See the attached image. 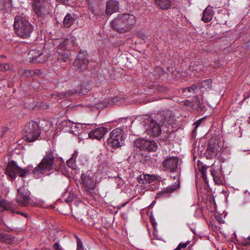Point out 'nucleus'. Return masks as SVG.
<instances>
[{
	"mask_svg": "<svg viewBox=\"0 0 250 250\" xmlns=\"http://www.w3.org/2000/svg\"><path fill=\"white\" fill-rule=\"evenodd\" d=\"M171 113L169 111H163L158 113L156 116V122L160 125H170L172 122L170 117Z\"/></svg>",
	"mask_w": 250,
	"mask_h": 250,
	"instance_id": "12",
	"label": "nucleus"
},
{
	"mask_svg": "<svg viewBox=\"0 0 250 250\" xmlns=\"http://www.w3.org/2000/svg\"><path fill=\"white\" fill-rule=\"evenodd\" d=\"M202 122V119L199 120L197 121L194 124L195 125V129L197 128V127Z\"/></svg>",
	"mask_w": 250,
	"mask_h": 250,
	"instance_id": "44",
	"label": "nucleus"
},
{
	"mask_svg": "<svg viewBox=\"0 0 250 250\" xmlns=\"http://www.w3.org/2000/svg\"><path fill=\"white\" fill-rule=\"evenodd\" d=\"M146 132L151 136H158L161 133L160 125L156 121L151 120L146 128Z\"/></svg>",
	"mask_w": 250,
	"mask_h": 250,
	"instance_id": "13",
	"label": "nucleus"
},
{
	"mask_svg": "<svg viewBox=\"0 0 250 250\" xmlns=\"http://www.w3.org/2000/svg\"><path fill=\"white\" fill-rule=\"evenodd\" d=\"M21 214L26 217H27L28 216V215L26 213H21Z\"/></svg>",
	"mask_w": 250,
	"mask_h": 250,
	"instance_id": "51",
	"label": "nucleus"
},
{
	"mask_svg": "<svg viewBox=\"0 0 250 250\" xmlns=\"http://www.w3.org/2000/svg\"><path fill=\"white\" fill-rule=\"evenodd\" d=\"M64 166V163L62 159L57 156L54 150H49L46 154L39 164L38 166L34 169L33 167L28 166L27 167L22 169L19 167L13 161L9 163L5 169V174L11 179L15 180L18 174L21 177H25L30 173L31 170L36 178L41 177L42 174H45L52 170L58 171L59 169Z\"/></svg>",
	"mask_w": 250,
	"mask_h": 250,
	"instance_id": "1",
	"label": "nucleus"
},
{
	"mask_svg": "<svg viewBox=\"0 0 250 250\" xmlns=\"http://www.w3.org/2000/svg\"><path fill=\"white\" fill-rule=\"evenodd\" d=\"M4 233H0V242H2L3 239H4Z\"/></svg>",
	"mask_w": 250,
	"mask_h": 250,
	"instance_id": "46",
	"label": "nucleus"
},
{
	"mask_svg": "<svg viewBox=\"0 0 250 250\" xmlns=\"http://www.w3.org/2000/svg\"><path fill=\"white\" fill-rule=\"evenodd\" d=\"M206 172V168L205 167H202V168L200 169V172L201 173L202 177L205 180H206V179H207Z\"/></svg>",
	"mask_w": 250,
	"mask_h": 250,
	"instance_id": "38",
	"label": "nucleus"
},
{
	"mask_svg": "<svg viewBox=\"0 0 250 250\" xmlns=\"http://www.w3.org/2000/svg\"><path fill=\"white\" fill-rule=\"evenodd\" d=\"M75 163V161H73V160L69 159L67 161L66 165L72 169H75L76 166Z\"/></svg>",
	"mask_w": 250,
	"mask_h": 250,
	"instance_id": "35",
	"label": "nucleus"
},
{
	"mask_svg": "<svg viewBox=\"0 0 250 250\" xmlns=\"http://www.w3.org/2000/svg\"><path fill=\"white\" fill-rule=\"evenodd\" d=\"M29 196L30 192L27 189H25L24 188H21L18 189L16 201L21 206H27L30 201Z\"/></svg>",
	"mask_w": 250,
	"mask_h": 250,
	"instance_id": "10",
	"label": "nucleus"
},
{
	"mask_svg": "<svg viewBox=\"0 0 250 250\" xmlns=\"http://www.w3.org/2000/svg\"><path fill=\"white\" fill-rule=\"evenodd\" d=\"M75 19L70 14L67 13L63 21V25L65 28H69L74 23Z\"/></svg>",
	"mask_w": 250,
	"mask_h": 250,
	"instance_id": "22",
	"label": "nucleus"
},
{
	"mask_svg": "<svg viewBox=\"0 0 250 250\" xmlns=\"http://www.w3.org/2000/svg\"><path fill=\"white\" fill-rule=\"evenodd\" d=\"M3 238L2 242L7 244H12L15 240V238L13 236L6 233H4Z\"/></svg>",
	"mask_w": 250,
	"mask_h": 250,
	"instance_id": "29",
	"label": "nucleus"
},
{
	"mask_svg": "<svg viewBox=\"0 0 250 250\" xmlns=\"http://www.w3.org/2000/svg\"><path fill=\"white\" fill-rule=\"evenodd\" d=\"M32 0L34 11L39 17L43 18L51 11V5L47 0Z\"/></svg>",
	"mask_w": 250,
	"mask_h": 250,
	"instance_id": "6",
	"label": "nucleus"
},
{
	"mask_svg": "<svg viewBox=\"0 0 250 250\" xmlns=\"http://www.w3.org/2000/svg\"><path fill=\"white\" fill-rule=\"evenodd\" d=\"M14 28L18 36L22 39H27L30 37L34 27L25 17L18 15L15 17Z\"/></svg>",
	"mask_w": 250,
	"mask_h": 250,
	"instance_id": "3",
	"label": "nucleus"
},
{
	"mask_svg": "<svg viewBox=\"0 0 250 250\" xmlns=\"http://www.w3.org/2000/svg\"><path fill=\"white\" fill-rule=\"evenodd\" d=\"M126 203L127 202L122 205V206L120 207H118V209H120L122 207L125 206L126 204Z\"/></svg>",
	"mask_w": 250,
	"mask_h": 250,
	"instance_id": "50",
	"label": "nucleus"
},
{
	"mask_svg": "<svg viewBox=\"0 0 250 250\" xmlns=\"http://www.w3.org/2000/svg\"><path fill=\"white\" fill-rule=\"evenodd\" d=\"M156 6L163 10H167L170 8L172 0H154Z\"/></svg>",
	"mask_w": 250,
	"mask_h": 250,
	"instance_id": "20",
	"label": "nucleus"
},
{
	"mask_svg": "<svg viewBox=\"0 0 250 250\" xmlns=\"http://www.w3.org/2000/svg\"><path fill=\"white\" fill-rule=\"evenodd\" d=\"M63 123H65V125L66 126H70V128H72L73 127H76V124H75V123H71L70 121H66L65 122H64Z\"/></svg>",
	"mask_w": 250,
	"mask_h": 250,
	"instance_id": "40",
	"label": "nucleus"
},
{
	"mask_svg": "<svg viewBox=\"0 0 250 250\" xmlns=\"http://www.w3.org/2000/svg\"><path fill=\"white\" fill-rule=\"evenodd\" d=\"M190 242V241H188L185 243H180L178 247L175 249V250H181L182 248H186L187 245L189 244Z\"/></svg>",
	"mask_w": 250,
	"mask_h": 250,
	"instance_id": "36",
	"label": "nucleus"
},
{
	"mask_svg": "<svg viewBox=\"0 0 250 250\" xmlns=\"http://www.w3.org/2000/svg\"><path fill=\"white\" fill-rule=\"evenodd\" d=\"M135 17L129 13L119 14L111 22L112 28L116 31L124 33L129 32L135 25Z\"/></svg>",
	"mask_w": 250,
	"mask_h": 250,
	"instance_id": "2",
	"label": "nucleus"
},
{
	"mask_svg": "<svg viewBox=\"0 0 250 250\" xmlns=\"http://www.w3.org/2000/svg\"><path fill=\"white\" fill-rule=\"evenodd\" d=\"M86 93V92H83V90H82V93L83 94H85Z\"/></svg>",
	"mask_w": 250,
	"mask_h": 250,
	"instance_id": "53",
	"label": "nucleus"
},
{
	"mask_svg": "<svg viewBox=\"0 0 250 250\" xmlns=\"http://www.w3.org/2000/svg\"><path fill=\"white\" fill-rule=\"evenodd\" d=\"M161 178L158 175L146 174V184H150L155 181H159Z\"/></svg>",
	"mask_w": 250,
	"mask_h": 250,
	"instance_id": "26",
	"label": "nucleus"
},
{
	"mask_svg": "<svg viewBox=\"0 0 250 250\" xmlns=\"http://www.w3.org/2000/svg\"><path fill=\"white\" fill-rule=\"evenodd\" d=\"M180 187V182L176 185H172L169 186L166 188H164L162 190L159 191L157 194V197H166L169 196V194L173 192L175 190L178 189Z\"/></svg>",
	"mask_w": 250,
	"mask_h": 250,
	"instance_id": "17",
	"label": "nucleus"
},
{
	"mask_svg": "<svg viewBox=\"0 0 250 250\" xmlns=\"http://www.w3.org/2000/svg\"><path fill=\"white\" fill-rule=\"evenodd\" d=\"M29 61L32 63H41L44 61L45 58L42 51L37 50H31L29 52Z\"/></svg>",
	"mask_w": 250,
	"mask_h": 250,
	"instance_id": "14",
	"label": "nucleus"
},
{
	"mask_svg": "<svg viewBox=\"0 0 250 250\" xmlns=\"http://www.w3.org/2000/svg\"><path fill=\"white\" fill-rule=\"evenodd\" d=\"M10 69V66L9 63H3L0 64V71L4 72L8 71Z\"/></svg>",
	"mask_w": 250,
	"mask_h": 250,
	"instance_id": "33",
	"label": "nucleus"
},
{
	"mask_svg": "<svg viewBox=\"0 0 250 250\" xmlns=\"http://www.w3.org/2000/svg\"><path fill=\"white\" fill-rule=\"evenodd\" d=\"M249 120H250V117Z\"/></svg>",
	"mask_w": 250,
	"mask_h": 250,
	"instance_id": "54",
	"label": "nucleus"
},
{
	"mask_svg": "<svg viewBox=\"0 0 250 250\" xmlns=\"http://www.w3.org/2000/svg\"><path fill=\"white\" fill-rule=\"evenodd\" d=\"M88 9L89 10L90 16H91V15H93V18L94 17V16L96 15V13L95 12V10H94V7L90 3H88Z\"/></svg>",
	"mask_w": 250,
	"mask_h": 250,
	"instance_id": "37",
	"label": "nucleus"
},
{
	"mask_svg": "<svg viewBox=\"0 0 250 250\" xmlns=\"http://www.w3.org/2000/svg\"><path fill=\"white\" fill-rule=\"evenodd\" d=\"M210 172L215 183L221 185L222 181L220 177L218 176V172L215 169L210 170Z\"/></svg>",
	"mask_w": 250,
	"mask_h": 250,
	"instance_id": "25",
	"label": "nucleus"
},
{
	"mask_svg": "<svg viewBox=\"0 0 250 250\" xmlns=\"http://www.w3.org/2000/svg\"><path fill=\"white\" fill-rule=\"evenodd\" d=\"M218 148L219 146L216 144L210 141L204 154L205 157L208 159H212L215 158L217 156Z\"/></svg>",
	"mask_w": 250,
	"mask_h": 250,
	"instance_id": "15",
	"label": "nucleus"
},
{
	"mask_svg": "<svg viewBox=\"0 0 250 250\" xmlns=\"http://www.w3.org/2000/svg\"><path fill=\"white\" fill-rule=\"evenodd\" d=\"M59 3H61L62 4H65L67 3L68 1V0H56Z\"/></svg>",
	"mask_w": 250,
	"mask_h": 250,
	"instance_id": "45",
	"label": "nucleus"
},
{
	"mask_svg": "<svg viewBox=\"0 0 250 250\" xmlns=\"http://www.w3.org/2000/svg\"><path fill=\"white\" fill-rule=\"evenodd\" d=\"M156 90L160 92H167L168 91V89L161 85H157L155 87Z\"/></svg>",
	"mask_w": 250,
	"mask_h": 250,
	"instance_id": "34",
	"label": "nucleus"
},
{
	"mask_svg": "<svg viewBox=\"0 0 250 250\" xmlns=\"http://www.w3.org/2000/svg\"><path fill=\"white\" fill-rule=\"evenodd\" d=\"M194 102L197 103V104L198 106H199V105L200 104V101H199V98L198 96H196L194 98Z\"/></svg>",
	"mask_w": 250,
	"mask_h": 250,
	"instance_id": "43",
	"label": "nucleus"
},
{
	"mask_svg": "<svg viewBox=\"0 0 250 250\" xmlns=\"http://www.w3.org/2000/svg\"><path fill=\"white\" fill-rule=\"evenodd\" d=\"M77 93V91L76 90H71V91H66L64 93H58V95H57V94H55L56 96L59 97L60 99H62L64 97H67L68 96H72L75 94H76Z\"/></svg>",
	"mask_w": 250,
	"mask_h": 250,
	"instance_id": "27",
	"label": "nucleus"
},
{
	"mask_svg": "<svg viewBox=\"0 0 250 250\" xmlns=\"http://www.w3.org/2000/svg\"><path fill=\"white\" fill-rule=\"evenodd\" d=\"M77 156H78V152L77 151H75L72 154V157L70 159H71L72 160H73V161H75L76 162V158H77Z\"/></svg>",
	"mask_w": 250,
	"mask_h": 250,
	"instance_id": "42",
	"label": "nucleus"
},
{
	"mask_svg": "<svg viewBox=\"0 0 250 250\" xmlns=\"http://www.w3.org/2000/svg\"><path fill=\"white\" fill-rule=\"evenodd\" d=\"M107 130L108 129L106 127H99L90 131L88 136L90 138L100 140L104 136Z\"/></svg>",
	"mask_w": 250,
	"mask_h": 250,
	"instance_id": "16",
	"label": "nucleus"
},
{
	"mask_svg": "<svg viewBox=\"0 0 250 250\" xmlns=\"http://www.w3.org/2000/svg\"><path fill=\"white\" fill-rule=\"evenodd\" d=\"M197 83L199 89H202V88L209 89H211L212 87V80L210 79L204 80L201 82Z\"/></svg>",
	"mask_w": 250,
	"mask_h": 250,
	"instance_id": "23",
	"label": "nucleus"
},
{
	"mask_svg": "<svg viewBox=\"0 0 250 250\" xmlns=\"http://www.w3.org/2000/svg\"><path fill=\"white\" fill-rule=\"evenodd\" d=\"M109 104V103L108 102V100H106L105 101L100 103L99 104H97V106H98L99 107L103 108L106 107Z\"/></svg>",
	"mask_w": 250,
	"mask_h": 250,
	"instance_id": "39",
	"label": "nucleus"
},
{
	"mask_svg": "<svg viewBox=\"0 0 250 250\" xmlns=\"http://www.w3.org/2000/svg\"><path fill=\"white\" fill-rule=\"evenodd\" d=\"M69 42V40L67 39L59 41L58 40L55 41L54 44L57 46V51L65 52L67 45Z\"/></svg>",
	"mask_w": 250,
	"mask_h": 250,
	"instance_id": "21",
	"label": "nucleus"
},
{
	"mask_svg": "<svg viewBox=\"0 0 250 250\" xmlns=\"http://www.w3.org/2000/svg\"><path fill=\"white\" fill-rule=\"evenodd\" d=\"M26 140L28 142H33L37 140L41 134V129L38 122L31 121L24 127Z\"/></svg>",
	"mask_w": 250,
	"mask_h": 250,
	"instance_id": "5",
	"label": "nucleus"
},
{
	"mask_svg": "<svg viewBox=\"0 0 250 250\" xmlns=\"http://www.w3.org/2000/svg\"><path fill=\"white\" fill-rule=\"evenodd\" d=\"M41 250H51L49 248H42L41 249Z\"/></svg>",
	"mask_w": 250,
	"mask_h": 250,
	"instance_id": "52",
	"label": "nucleus"
},
{
	"mask_svg": "<svg viewBox=\"0 0 250 250\" xmlns=\"http://www.w3.org/2000/svg\"><path fill=\"white\" fill-rule=\"evenodd\" d=\"M214 11L212 10V7L210 6H208L205 8L203 12L202 20L205 22H208L211 20Z\"/></svg>",
	"mask_w": 250,
	"mask_h": 250,
	"instance_id": "19",
	"label": "nucleus"
},
{
	"mask_svg": "<svg viewBox=\"0 0 250 250\" xmlns=\"http://www.w3.org/2000/svg\"><path fill=\"white\" fill-rule=\"evenodd\" d=\"M77 250H83V247L79 244H78V248Z\"/></svg>",
	"mask_w": 250,
	"mask_h": 250,
	"instance_id": "49",
	"label": "nucleus"
},
{
	"mask_svg": "<svg viewBox=\"0 0 250 250\" xmlns=\"http://www.w3.org/2000/svg\"><path fill=\"white\" fill-rule=\"evenodd\" d=\"M156 232H157L156 230H154V232H153V236H154V238H155L156 239H158V235L156 234Z\"/></svg>",
	"mask_w": 250,
	"mask_h": 250,
	"instance_id": "47",
	"label": "nucleus"
},
{
	"mask_svg": "<svg viewBox=\"0 0 250 250\" xmlns=\"http://www.w3.org/2000/svg\"><path fill=\"white\" fill-rule=\"evenodd\" d=\"M138 181L140 184H146V174L140 175L137 177Z\"/></svg>",
	"mask_w": 250,
	"mask_h": 250,
	"instance_id": "32",
	"label": "nucleus"
},
{
	"mask_svg": "<svg viewBox=\"0 0 250 250\" xmlns=\"http://www.w3.org/2000/svg\"><path fill=\"white\" fill-rule=\"evenodd\" d=\"M58 53V61L60 62H66L68 59L69 56L65 52L57 51Z\"/></svg>",
	"mask_w": 250,
	"mask_h": 250,
	"instance_id": "24",
	"label": "nucleus"
},
{
	"mask_svg": "<svg viewBox=\"0 0 250 250\" xmlns=\"http://www.w3.org/2000/svg\"><path fill=\"white\" fill-rule=\"evenodd\" d=\"M248 241H247L245 243V246L250 245V237H248Z\"/></svg>",
	"mask_w": 250,
	"mask_h": 250,
	"instance_id": "48",
	"label": "nucleus"
},
{
	"mask_svg": "<svg viewBox=\"0 0 250 250\" xmlns=\"http://www.w3.org/2000/svg\"><path fill=\"white\" fill-rule=\"evenodd\" d=\"M95 174L94 172L88 170L85 173H82L81 176L82 187L88 195L92 196V191L96 188L97 180Z\"/></svg>",
	"mask_w": 250,
	"mask_h": 250,
	"instance_id": "4",
	"label": "nucleus"
},
{
	"mask_svg": "<svg viewBox=\"0 0 250 250\" xmlns=\"http://www.w3.org/2000/svg\"><path fill=\"white\" fill-rule=\"evenodd\" d=\"M135 143L136 146L141 150L155 151L158 146L157 143L154 141L145 139L137 140Z\"/></svg>",
	"mask_w": 250,
	"mask_h": 250,
	"instance_id": "9",
	"label": "nucleus"
},
{
	"mask_svg": "<svg viewBox=\"0 0 250 250\" xmlns=\"http://www.w3.org/2000/svg\"><path fill=\"white\" fill-rule=\"evenodd\" d=\"M178 163V159L176 157L167 158L163 161L162 167L164 170H168L170 171L174 172L177 168Z\"/></svg>",
	"mask_w": 250,
	"mask_h": 250,
	"instance_id": "11",
	"label": "nucleus"
},
{
	"mask_svg": "<svg viewBox=\"0 0 250 250\" xmlns=\"http://www.w3.org/2000/svg\"><path fill=\"white\" fill-rule=\"evenodd\" d=\"M150 219L151 223H152V226H153V230H156V227H157V223H156L154 218H153V217L151 216Z\"/></svg>",
	"mask_w": 250,
	"mask_h": 250,
	"instance_id": "41",
	"label": "nucleus"
},
{
	"mask_svg": "<svg viewBox=\"0 0 250 250\" xmlns=\"http://www.w3.org/2000/svg\"><path fill=\"white\" fill-rule=\"evenodd\" d=\"M124 131L120 128L114 129L110 134L107 139V144L114 148H118L124 145Z\"/></svg>",
	"mask_w": 250,
	"mask_h": 250,
	"instance_id": "7",
	"label": "nucleus"
},
{
	"mask_svg": "<svg viewBox=\"0 0 250 250\" xmlns=\"http://www.w3.org/2000/svg\"><path fill=\"white\" fill-rule=\"evenodd\" d=\"M11 0H0V9H4L10 4Z\"/></svg>",
	"mask_w": 250,
	"mask_h": 250,
	"instance_id": "31",
	"label": "nucleus"
},
{
	"mask_svg": "<svg viewBox=\"0 0 250 250\" xmlns=\"http://www.w3.org/2000/svg\"><path fill=\"white\" fill-rule=\"evenodd\" d=\"M89 60L88 53L86 51H80L73 62L75 68L80 72H83L88 68Z\"/></svg>",
	"mask_w": 250,
	"mask_h": 250,
	"instance_id": "8",
	"label": "nucleus"
},
{
	"mask_svg": "<svg viewBox=\"0 0 250 250\" xmlns=\"http://www.w3.org/2000/svg\"><path fill=\"white\" fill-rule=\"evenodd\" d=\"M0 207L4 210H11L12 207L10 203H8L5 200H0Z\"/></svg>",
	"mask_w": 250,
	"mask_h": 250,
	"instance_id": "28",
	"label": "nucleus"
},
{
	"mask_svg": "<svg viewBox=\"0 0 250 250\" xmlns=\"http://www.w3.org/2000/svg\"><path fill=\"white\" fill-rule=\"evenodd\" d=\"M119 10V3L116 0H110L106 2L105 13L108 15H111L113 13Z\"/></svg>",
	"mask_w": 250,
	"mask_h": 250,
	"instance_id": "18",
	"label": "nucleus"
},
{
	"mask_svg": "<svg viewBox=\"0 0 250 250\" xmlns=\"http://www.w3.org/2000/svg\"><path fill=\"white\" fill-rule=\"evenodd\" d=\"M198 89H199L198 88V85L197 84V83H196L193 84L192 85H191L190 86H188V87H186V88H184L183 92H185L187 91H188L189 92H193L195 93L196 91V90H197Z\"/></svg>",
	"mask_w": 250,
	"mask_h": 250,
	"instance_id": "30",
	"label": "nucleus"
}]
</instances>
